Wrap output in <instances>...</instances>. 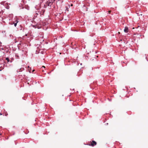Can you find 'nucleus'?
Here are the masks:
<instances>
[{"label":"nucleus","instance_id":"f257e3e1","mask_svg":"<svg viewBox=\"0 0 148 148\" xmlns=\"http://www.w3.org/2000/svg\"><path fill=\"white\" fill-rule=\"evenodd\" d=\"M53 2L51 1V0H48V1L46 2V4L48 6L51 7L53 4Z\"/></svg>","mask_w":148,"mask_h":148},{"label":"nucleus","instance_id":"f03ea898","mask_svg":"<svg viewBox=\"0 0 148 148\" xmlns=\"http://www.w3.org/2000/svg\"><path fill=\"white\" fill-rule=\"evenodd\" d=\"M97 143L94 140H92V142L91 143V144L90 145H91L92 146H93L94 145H96Z\"/></svg>","mask_w":148,"mask_h":148},{"label":"nucleus","instance_id":"7ed1b4c3","mask_svg":"<svg viewBox=\"0 0 148 148\" xmlns=\"http://www.w3.org/2000/svg\"><path fill=\"white\" fill-rule=\"evenodd\" d=\"M128 29L127 27H125L124 29V32L125 33H127L128 32Z\"/></svg>","mask_w":148,"mask_h":148},{"label":"nucleus","instance_id":"20e7f679","mask_svg":"<svg viewBox=\"0 0 148 148\" xmlns=\"http://www.w3.org/2000/svg\"><path fill=\"white\" fill-rule=\"evenodd\" d=\"M18 19L17 18H16V23H15L14 22H13V24H14V26L15 27H16L17 25V23L18 22Z\"/></svg>","mask_w":148,"mask_h":148},{"label":"nucleus","instance_id":"39448f33","mask_svg":"<svg viewBox=\"0 0 148 148\" xmlns=\"http://www.w3.org/2000/svg\"><path fill=\"white\" fill-rule=\"evenodd\" d=\"M15 57L16 58H17V59L19 58V57L18 56V55H17V54H16L15 55Z\"/></svg>","mask_w":148,"mask_h":148},{"label":"nucleus","instance_id":"423d86ee","mask_svg":"<svg viewBox=\"0 0 148 148\" xmlns=\"http://www.w3.org/2000/svg\"><path fill=\"white\" fill-rule=\"evenodd\" d=\"M6 60L8 62L10 61V60L8 58H6Z\"/></svg>","mask_w":148,"mask_h":148},{"label":"nucleus","instance_id":"0eeeda50","mask_svg":"<svg viewBox=\"0 0 148 148\" xmlns=\"http://www.w3.org/2000/svg\"><path fill=\"white\" fill-rule=\"evenodd\" d=\"M9 16L10 17V18H12L13 17V14H10L9 15Z\"/></svg>","mask_w":148,"mask_h":148},{"label":"nucleus","instance_id":"6e6552de","mask_svg":"<svg viewBox=\"0 0 148 148\" xmlns=\"http://www.w3.org/2000/svg\"><path fill=\"white\" fill-rule=\"evenodd\" d=\"M6 8L7 9H9V6H7Z\"/></svg>","mask_w":148,"mask_h":148},{"label":"nucleus","instance_id":"1a4fd4ad","mask_svg":"<svg viewBox=\"0 0 148 148\" xmlns=\"http://www.w3.org/2000/svg\"><path fill=\"white\" fill-rule=\"evenodd\" d=\"M44 12H45V11H44H44H43V13H42V14H43L44 13Z\"/></svg>","mask_w":148,"mask_h":148},{"label":"nucleus","instance_id":"9d476101","mask_svg":"<svg viewBox=\"0 0 148 148\" xmlns=\"http://www.w3.org/2000/svg\"><path fill=\"white\" fill-rule=\"evenodd\" d=\"M14 22L15 23H16V20L14 21Z\"/></svg>","mask_w":148,"mask_h":148},{"label":"nucleus","instance_id":"9b49d317","mask_svg":"<svg viewBox=\"0 0 148 148\" xmlns=\"http://www.w3.org/2000/svg\"><path fill=\"white\" fill-rule=\"evenodd\" d=\"M2 115L1 113H0V115Z\"/></svg>","mask_w":148,"mask_h":148},{"label":"nucleus","instance_id":"f8f14e48","mask_svg":"<svg viewBox=\"0 0 148 148\" xmlns=\"http://www.w3.org/2000/svg\"><path fill=\"white\" fill-rule=\"evenodd\" d=\"M108 12H109V13L110 12V11H108Z\"/></svg>","mask_w":148,"mask_h":148},{"label":"nucleus","instance_id":"ddd939ff","mask_svg":"<svg viewBox=\"0 0 148 148\" xmlns=\"http://www.w3.org/2000/svg\"><path fill=\"white\" fill-rule=\"evenodd\" d=\"M42 67H44V68H45V66H42Z\"/></svg>","mask_w":148,"mask_h":148},{"label":"nucleus","instance_id":"4468645a","mask_svg":"<svg viewBox=\"0 0 148 148\" xmlns=\"http://www.w3.org/2000/svg\"><path fill=\"white\" fill-rule=\"evenodd\" d=\"M71 6H72L73 5L72 4H71Z\"/></svg>","mask_w":148,"mask_h":148},{"label":"nucleus","instance_id":"2eb2a0df","mask_svg":"<svg viewBox=\"0 0 148 148\" xmlns=\"http://www.w3.org/2000/svg\"><path fill=\"white\" fill-rule=\"evenodd\" d=\"M120 33V32H118V34H119Z\"/></svg>","mask_w":148,"mask_h":148},{"label":"nucleus","instance_id":"dca6fc26","mask_svg":"<svg viewBox=\"0 0 148 148\" xmlns=\"http://www.w3.org/2000/svg\"><path fill=\"white\" fill-rule=\"evenodd\" d=\"M58 1H59V0H58Z\"/></svg>","mask_w":148,"mask_h":148}]
</instances>
